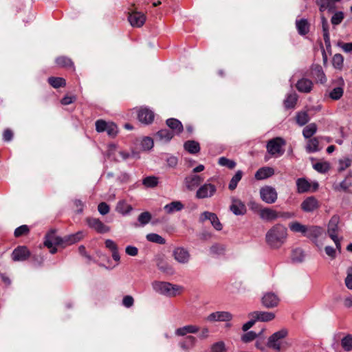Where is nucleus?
I'll use <instances>...</instances> for the list:
<instances>
[{"label":"nucleus","instance_id":"1","mask_svg":"<svg viewBox=\"0 0 352 352\" xmlns=\"http://www.w3.org/2000/svg\"><path fill=\"white\" fill-rule=\"evenodd\" d=\"M288 233L287 228L277 223L270 228L265 234V241L272 249L280 248L286 242Z\"/></svg>","mask_w":352,"mask_h":352},{"label":"nucleus","instance_id":"2","mask_svg":"<svg viewBox=\"0 0 352 352\" xmlns=\"http://www.w3.org/2000/svg\"><path fill=\"white\" fill-rule=\"evenodd\" d=\"M152 287L157 293L169 298L181 294L184 290L181 285L165 281H154L152 283Z\"/></svg>","mask_w":352,"mask_h":352},{"label":"nucleus","instance_id":"3","mask_svg":"<svg viewBox=\"0 0 352 352\" xmlns=\"http://www.w3.org/2000/svg\"><path fill=\"white\" fill-rule=\"evenodd\" d=\"M285 144V141L281 138H275L269 140L266 145L267 153L273 157H277L284 153L283 146Z\"/></svg>","mask_w":352,"mask_h":352},{"label":"nucleus","instance_id":"4","mask_svg":"<svg viewBox=\"0 0 352 352\" xmlns=\"http://www.w3.org/2000/svg\"><path fill=\"white\" fill-rule=\"evenodd\" d=\"M44 244L50 250L52 254L56 252L55 246L64 244V239L57 236L54 230L49 232L45 236Z\"/></svg>","mask_w":352,"mask_h":352},{"label":"nucleus","instance_id":"5","mask_svg":"<svg viewBox=\"0 0 352 352\" xmlns=\"http://www.w3.org/2000/svg\"><path fill=\"white\" fill-rule=\"evenodd\" d=\"M287 335L286 329H281L273 333L268 339L267 346L275 351H280L281 348V340Z\"/></svg>","mask_w":352,"mask_h":352},{"label":"nucleus","instance_id":"6","mask_svg":"<svg viewBox=\"0 0 352 352\" xmlns=\"http://www.w3.org/2000/svg\"><path fill=\"white\" fill-rule=\"evenodd\" d=\"M261 199L267 204H274L276 201L278 194L276 189L270 186H265L260 189Z\"/></svg>","mask_w":352,"mask_h":352},{"label":"nucleus","instance_id":"7","mask_svg":"<svg viewBox=\"0 0 352 352\" xmlns=\"http://www.w3.org/2000/svg\"><path fill=\"white\" fill-rule=\"evenodd\" d=\"M172 256L178 263L185 265L190 260V254L188 250L182 247H177L173 250Z\"/></svg>","mask_w":352,"mask_h":352},{"label":"nucleus","instance_id":"8","mask_svg":"<svg viewBox=\"0 0 352 352\" xmlns=\"http://www.w3.org/2000/svg\"><path fill=\"white\" fill-rule=\"evenodd\" d=\"M217 188L214 184L205 183L201 185L196 192L197 199H206L212 197L216 192Z\"/></svg>","mask_w":352,"mask_h":352},{"label":"nucleus","instance_id":"9","mask_svg":"<svg viewBox=\"0 0 352 352\" xmlns=\"http://www.w3.org/2000/svg\"><path fill=\"white\" fill-rule=\"evenodd\" d=\"M86 222L90 228L94 230L98 233L104 234L110 231V228L98 218L87 217Z\"/></svg>","mask_w":352,"mask_h":352},{"label":"nucleus","instance_id":"10","mask_svg":"<svg viewBox=\"0 0 352 352\" xmlns=\"http://www.w3.org/2000/svg\"><path fill=\"white\" fill-rule=\"evenodd\" d=\"M319 201L314 197L311 196L306 198L300 205L301 209L305 212H314L320 208Z\"/></svg>","mask_w":352,"mask_h":352},{"label":"nucleus","instance_id":"11","mask_svg":"<svg viewBox=\"0 0 352 352\" xmlns=\"http://www.w3.org/2000/svg\"><path fill=\"white\" fill-rule=\"evenodd\" d=\"M232 204L230 206V210L235 215H243L246 213L247 208L245 204L239 199L231 197Z\"/></svg>","mask_w":352,"mask_h":352},{"label":"nucleus","instance_id":"12","mask_svg":"<svg viewBox=\"0 0 352 352\" xmlns=\"http://www.w3.org/2000/svg\"><path fill=\"white\" fill-rule=\"evenodd\" d=\"M248 316L250 318H255V320L260 322H270L275 318V314L270 311H256L249 314Z\"/></svg>","mask_w":352,"mask_h":352},{"label":"nucleus","instance_id":"13","mask_svg":"<svg viewBox=\"0 0 352 352\" xmlns=\"http://www.w3.org/2000/svg\"><path fill=\"white\" fill-rule=\"evenodd\" d=\"M156 265L157 268L168 275H173L175 274V270L172 265H170L164 256H158L156 258Z\"/></svg>","mask_w":352,"mask_h":352},{"label":"nucleus","instance_id":"14","mask_svg":"<svg viewBox=\"0 0 352 352\" xmlns=\"http://www.w3.org/2000/svg\"><path fill=\"white\" fill-rule=\"evenodd\" d=\"M128 20L131 26L140 28L146 21V16L142 12H133L129 13Z\"/></svg>","mask_w":352,"mask_h":352},{"label":"nucleus","instance_id":"15","mask_svg":"<svg viewBox=\"0 0 352 352\" xmlns=\"http://www.w3.org/2000/svg\"><path fill=\"white\" fill-rule=\"evenodd\" d=\"M232 318V315L228 311H216L209 314L206 318V320L209 322H228L231 320Z\"/></svg>","mask_w":352,"mask_h":352},{"label":"nucleus","instance_id":"16","mask_svg":"<svg viewBox=\"0 0 352 352\" xmlns=\"http://www.w3.org/2000/svg\"><path fill=\"white\" fill-rule=\"evenodd\" d=\"M261 302L266 308H273L278 305L279 298L274 293L267 292L262 297Z\"/></svg>","mask_w":352,"mask_h":352},{"label":"nucleus","instance_id":"17","mask_svg":"<svg viewBox=\"0 0 352 352\" xmlns=\"http://www.w3.org/2000/svg\"><path fill=\"white\" fill-rule=\"evenodd\" d=\"M30 255V252L25 246H19L14 250L12 254V260L14 261H23Z\"/></svg>","mask_w":352,"mask_h":352},{"label":"nucleus","instance_id":"18","mask_svg":"<svg viewBox=\"0 0 352 352\" xmlns=\"http://www.w3.org/2000/svg\"><path fill=\"white\" fill-rule=\"evenodd\" d=\"M200 220L201 221H204L206 220H209L212 224V226L217 230H221L222 229V225L220 223L217 216L210 212H204L200 216Z\"/></svg>","mask_w":352,"mask_h":352},{"label":"nucleus","instance_id":"19","mask_svg":"<svg viewBox=\"0 0 352 352\" xmlns=\"http://www.w3.org/2000/svg\"><path fill=\"white\" fill-rule=\"evenodd\" d=\"M139 121L143 124H151L154 119L153 112L147 108H141L138 113Z\"/></svg>","mask_w":352,"mask_h":352},{"label":"nucleus","instance_id":"20","mask_svg":"<svg viewBox=\"0 0 352 352\" xmlns=\"http://www.w3.org/2000/svg\"><path fill=\"white\" fill-rule=\"evenodd\" d=\"M340 218L338 216L334 215L331 218L328 224L327 230V233L330 238H333L336 237V236H338L340 231V228L338 226Z\"/></svg>","mask_w":352,"mask_h":352},{"label":"nucleus","instance_id":"21","mask_svg":"<svg viewBox=\"0 0 352 352\" xmlns=\"http://www.w3.org/2000/svg\"><path fill=\"white\" fill-rule=\"evenodd\" d=\"M259 217L264 221H273L278 219V211L270 208L259 210Z\"/></svg>","mask_w":352,"mask_h":352},{"label":"nucleus","instance_id":"22","mask_svg":"<svg viewBox=\"0 0 352 352\" xmlns=\"http://www.w3.org/2000/svg\"><path fill=\"white\" fill-rule=\"evenodd\" d=\"M203 181L204 177L198 175H190L186 177L184 179L186 188L190 190L199 186Z\"/></svg>","mask_w":352,"mask_h":352},{"label":"nucleus","instance_id":"23","mask_svg":"<svg viewBox=\"0 0 352 352\" xmlns=\"http://www.w3.org/2000/svg\"><path fill=\"white\" fill-rule=\"evenodd\" d=\"M274 174V169L272 167L265 166L259 168L254 177L257 180H263L272 177Z\"/></svg>","mask_w":352,"mask_h":352},{"label":"nucleus","instance_id":"24","mask_svg":"<svg viewBox=\"0 0 352 352\" xmlns=\"http://www.w3.org/2000/svg\"><path fill=\"white\" fill-rule=\"evenodd\" d=\"M196 342L197 340L195 337L188 336L183 340L179 342V346L183 351L188 352L195 346Z\"/></svg>","mask_w":352,"mask_h":352},{"label":"nucleus","instance_id":"25","mask_svg":"<svg viewBox=\"0 0 352 352\" xmlns=\"http://www.w3.org/2000/svg\"><path fill=\"white\" fill-rule=\"evenodd\" d=\"M322 233V228L316 226H307L306 229L305 237L310 239H316Z\"/></svg>","mask_w":352,"mask_h":352},{"label":"nucleus","instance_id":"26","mask_svg":"<svg viewBox=\"0 0 352 352\" xmlns=\"http://www.w3.org/2000/svg\"><path fill=\"white\" fill-rule=\"evenodd\" d=\"M199 330V327L198 326L189 324L177 329L175 333L178 336H184L188 333H196Z\"/></svg>","mask_w":352,"mask_h":352},{"label":"nucleus","instance_id":"27","mask_svg":"<svg viewBox=\"0 0 352 352\" xmlns=\"http://www.w3.org/2000/svg\"><path fill=\"white\" fill-rule=\"evenodd\" d=\"M312 76L320 83L327 82V78L322 67L319 65H314L311 68Z\"/></svg>","mask_w":352,"mask_h":352},{"label":"nucleus","instance_id":"28","mask_svg":"<svg viewBox=\"0 0 352 352\" xmlns=\"http://www.w3.org/2000/svg\"><path fill=\"white\" fill-rule=\"evenodd\" d=\"M184 208V204L179 201H172L164 206V210L168 214L181 211Z\"/></svg>","mask_w":352,"mask_h":352},{"label":"nucleus","instance_id":"29","mask_svg":"<svg viewBox=\"0 0 352 352\" xmlns=\"http://www.w3.org/2000/svg\"><path fill=\"white\" fill-rule=\"evenodd\" d=\"M307 225L302 224L299 221H292L288 224V227L291 232L294 233H300L305 236L306 233Z\"/></svg>","mask_w":352,"mask_h":352},{"label":"nucleus","instance_id":"30","mask_svg":"<svg viewBox=\"0 0 352 352\" xmlns=\"http://www.w3.org/2000/svg\"><path fill=\"white\" fill-rule=\"evenodd\" d=\"M312 82L307 78L299 80L296 84L297 89L300 92L308 93L312 89Z\"/></svg>","mask_w":352,"mask_h":352},{"label":"nucleus","instance_id":"31","mask_svg":"<svg viewBox=\"0 0 352 352\" xmlns=\"http://www.w3.org/2000/svg\"><path fill=\"white\" fill-rule=\"evenodd\" d=\"M166 124L174 131V134H179L183 131L184 128L182 122L175 118L168 119Z\"/></svg>","mask_w":352,"mask_h":352},{"label":"nucleus","instance_id":"32","mask_svg":"<svg viewBox=\"0 0 352 352\" xmlns=\"http://www.w3.org/2000/svg\"><path fill=\"white\" fill-rule=\"evenodd\" d=\"M298 32L300 35H305L309 31V24L307 19H301L296 21Z\"/></svg>","mask_w":352,"mask_h":352},{"label":"nucleus","instance_id":"33","mask_svg":"<svg viewBox=\"0 0 352 352\" xmlns=\"http://www.w3.org/2000/svg\"><path fill=\"white\" fill-rule=\"evenodd\" d=\"M297 192L304 193L311 188V184L305 178H299L296 180Z\"/></svg>","mask_w":352,"mask_h":352},{"label":"nucleus","instance_id":"34","mask_svg":"<svg viewBox=\"0 0 352 352\" xmlns=\"http://www.w3.org/2000/svg\"><path fill=\"white\" fill-rule=\"evenodd\" d=\"M184 146L185 150L192 154L197 153L200 151L199 144L194 140H188L186 142Z\"/></svg>","mask_w":352,"mask_h":352},{"label":"nucleus","instance_id":"35","mask_svg":"<svg viewBox=\"0 0 352 352\" xmlns=\"http://www.w3.org/2000/svg\"><path fill=\"white\" fill-rule=\"evenodd\" d=\"M159 184V178L156 176H148L142 179V184L146 188H153Z\"/></svg>","mask_w":352,"mask_h":352},{"label":"nucleus","instance_id":"36","mask_svg":"<svg viewBox=\"0 0 352 352\" xmlns=\"http://www.w3.org/2000/svg\"><path fill=\"white\" fill-rule=\"evenodd\" d=\"M84 236L83 232L79 231L64 238V244L70 245L80 241Z\"/></svg>","mask_w":352,"mask_h":352},{"label":"nucleus","instance_id":"37","mask_svg":"<svg viewBox=\"0 0 352 352\" xmlns=\"http://www.w3.org/2000/svg\"><path fill=\"white\" fill-rule=\"evenodd\" d=\"M132 209L131 206L125 201H119L116 206V211L123 215L129 214Z\"/></svg>","mask_w":352,"mask_h":352},{"label":"nucleus","instance_id":"38","mask_svg":"<svg viewBox=\"0 0 352 352\" xmlns=\"http://www.w3.org/2000/svg\"><path fill=\"white\" fill-rule=\"evenodd\" d=\"M156 136L159 140L167 142L173 138L174 133L168 129H162L157 133Z\"/></svg>","mask_w":352,"mask_h":352},{"label":"nucleus","instance_id":"39","mask_svg":"<svg viewBox=\"0 0 352 352\" xmlns=\"http://www.w3.org/2000/svg\"><path fill=\"white\" fill-rule=\"evenodd\" d=\"M319 142L317 138H311L309 140L306 146V151L309 153H315L319 150Z\"/></svg>","mask_w":352,"mask_h":352},{"label":"nucleus","instance_id":"40","mask_svg":"<svg viewBox=\"0 0 352 352\" xmlns=\"http://www.w3.org/2000/svg\"><path fill=\"white\" fill-rule=\"evenodd\" d=\"M263 331L264 329H262L258 333H256L253 331H248L241 336V340L245 343L250 342L255 340L258 336H261Z\"/></svg>","mask_w":352,"mask_h":352},{"label":"nucleus","instance_id":"41","mask_svg":"<svg viewBox=\"0 0 352 352\" xmlns=\"http://www.w3.org/2000/svg\"><path fill=\"white\" fill-rule=\"evenodd\" d=\"M341 346L345 351H352V334H348L341 340Z\"/></svg>","mask_w":352,"mask_h":352},{"label":"nucleus","instance_id":"42","mask_svg":"<svg viewBox=\"0 0 352 352\" xmlns=\"http://www.w3.org/2000/svg\"><path fill=\"white\" fill-rule=\"evenodd\" d=\"M316 124L314 123H311L304 128L302 131V135L305 138H309L316 133Z\"/></svg>","mask_w":352,"mask_h":352},{"label":"nucleus","instance_id":"43","mask_svg":"<svg viewBox=\"0 0 352 352\" xmlns=\"http://www.w3.org/2000/svg\"><path fill=\"white\" fill-rule=\"evenodd\" d=\"M332 63L335 69L342 70L344 64V57L340 54H336L333 56Z\"/></svg>","mask_w":352,"mask_h":352},{"label":"nucleus","instance_id":"44","mask_svg":"<svg viewBox=\"0 0 352 352\" xmlns=\"http://www.w3.org/2000/svg\"><path fill=\"white\" fill-rule=\"evenodd\" d=\"M291 258L292 261L295 263H301L305 259L304 252L300 248L295 249L292 251Z\"/></svg>","mask_w":352,"mask_h":352},{"label":"nucleus","instance_id":"45","mask_svg":"<svg viewBox=\"0 0 352 352\" xmlns=\"http://www.w3.org/2000/svg\"><path fill=\"white\" fill-rule=\"evenodd\" d=\"M297 95L294 93L287 95V98L284 100V105L285 108H294L297 102Z\"/></svg>","mask_w":352,"mask_h":352},{"label":"nucleus","instance_id":"46","mask_svg":"<svg viewBox=\"0 0 352 352\" xmlns=\"http://www.w3.org/2000/svg\"><path fill=\"white\" fill-rule=\"evenodd\" d=\"M243 176V172L241 170H238L235 175L232 177L228 188L231 190H234L239 183V182Z\"/></svg>","mask_w":352,"mask_h":352},{"label":"nucleus","instance_id":"47","mask_svg":"<svg viewBox=\"0 0 352 352\" xmlns=\"http://www.w3.org/2000/svg\"><path fill=\"white\" fill-rule=\"evenodd\" d=\"M146 237L148 241L153 243L160 245H164L166 243V240L162 236L155 233L148 234Z\"/></svg>","mask_w":352,"mask_h":352},{"label":"nucleus","instance_id":"48","mask_svg":"<svg viewBox=\"0 0 352 352\" xmlns=\"http://www.w3.org/2000/svg\"><path fill=\"white\" fill-rule=\"evenodd\" d=\"M153 140L149 137L143 138L140 143L141 149L144 151L151 150L153 147Z\"/></svg>","mask_w":352,"mask_h":352},{"label":"nucleus","instance_id":"49","mask_svg":"<svg viewBox=\"0 0 352 352\" xmlns=\"http://www.w3.org/2000/svg\"><path fill=\"white\" fill-rule=\"evenodd\" d=\"M48 82L54 88L65 85V80L59 77H50L48 78Z\"/></svg>","mask_w":352,"mask_h":352},{"label":"nucleus","instance_id":"50","mask_svg":"<svg viewBox=\"0 0 352 352\" xmlns=\"http://www.w3.org/2000/svg\"><path fill=\"white\" fill-rule=\"evenodd\" d=\"M344 89L342 87L333 88L329 92V97L334 100H338L343 96Z\"/></svg>","mask_w":352,"mask_h":352},{"label":"nucleus","instance_id":"51","mask_svg":"<svg viewBox=\"0 0 352 352\" xmlns=\"http://www.w3.org/2000/svg\"><path fill=\"white\" fill-rule=\"evenodd\" d=\"M313 167L316 171L320 173H325L330 168L329 164L327 162H317L314 164Z\"/></svg>","mask_w":352,"mask_h":352},{"label":"nucleus","instance_id":"52","mask_svg":"<svg viewBox=\"0 0 352 352\" xmlns=\"http://www.w3.org/2000/svg\"><path fill=\"white\" fill-rule=\"evenodd\" d=\"M56 63L62 67H73V63L69 58L61 56L56 59Z\"/></svg>","mask_w":352,"mask_h":352},{"label":"nucleus","instance_id":"53","mask_svg":"<svg viewBox=\"0 0 352 352\" xmlns=\"http://www.w3.org/2000/svg\"><path fill=\"white\" fill-rule=\"evenodd\" d=\"M309 120V115L305 111H301L296 115V122L300 126H303L307 124Z\"/></svg>","mask_w":352,"mask_h":352},{"label":"nucleus","instance_id":"54","mask_svg":"<svg viewBox=\"0 0 352 352\" xmlns=\"http://www.w3.org/2000/svg\"><path fill=\"white\" fill-rule=\"evenodd\" d=\"M351 186V182L345 179L338 184L333 185L336 191H346Z\"/></svg>","mask_w":352,"mask_h":352},{"label":"nucleus","instance_id":"55","mask_svg":"<svg viewBox=\"0 0 352 352\" xmlns=\"http://www.w3.org/2000/svg\"><path fill=\"white\" fill-rule=\"evenodd\" d=\"M218 164L221 166H226L230 169H233L236 166V162L234 161L229 160L225 157H220L218 160Z\"/></svg>","mask_w":352,"mask_h":352},{"label":"nucleus","instance_id":"56","mask_svg":"<svg viewBox=\"0 0 352 352\" xmlns=\"http://www.w3.org/2000/svg\"><path fill=\"white\" fill-rule=\"evenodd\" d=\"M151 219V214L148 212H142L138 218V221L142 226L146 225Z\"/></svg>","mask_w":352,"mask_h":352},{"label":"nucleus","instance_id":"57","mask_svg":"<svg viewBox=\"0 0 352 352\" xmlns=\"http://www.w3.org/2000/svg\"><path fill=\"white\" fill-rule=\"evenodd\" d=\"M296 214L292 211H278V219L280 218L284 220L290 219L296 217Z\"/></svg>","mask_w":352,"mask_h":352},{"label":"nucleus","instance_id":"58","mask_svg":"<svg viewBox=\"0 0 352 352\" xmlns=\"http://www.w3.org/2000/svg\"><path fill=\"white\" fill-rule=\"evenodd\" d=\"M316 3L319 6L321 12L331 8L333 6L331 0H316Z\"/></svg>","mask_w":352,"mask_h":352},{"label":"nucleus","instance_id":"59","mask_svg":"<svg viewBox=\"0 0 352 352\" xmlns=\"http://www.w3.org/2000/svg\"><path fill=\"white\" fill-rule=\"evenodd\" d=\"M344 19V14L342 12H336L331 17V22L333 25H339Z\"/></svg>","mask_w":352,"mask_h":352},{"label":"nucleus","instance_id":"60","mask_svg":"<svg viewBox=\"0 0 352 352\" xmlns=\"http://www.w3.org/2000/svg\"><path fill=\"white\" fill-rule=\"evenodd\" d=\"M105 131L109 136L114 137L118 133L117 126L113 122H109Z\"/></svg>","mask_w":352,"mask_h":352},{"label":"nucleus","instance_id":"61","mask_svg":"<svg viewBox=\"0 0 352 352\" xmlns=\"http://www.w3.org/2000/svg\"><path fill=\"white\" fill-rule=\"evenodd\" d=\"M225 248L220 245H214L210 248V253L214 255H221L224 254Z\"/></svg>","mask_w":352,"mask_h":352},{"label":"nucleus","instance_id":"62","mask_svg":"<svg viewBox=\"0 0 352 352\" xmlns=\"http://www.w3.org/2000/svg\"><path fill=\"white\" fill-rule=\"evenodd\" d=\"M29 232V228L26 225H23L17 228L14 231V236L19 237Z\"/></svg>","mask_w":352,"mask_h":352},{"label":"nucleus","instance_id":"63","mask_svg":"<svg viewBox=\"0 0 352 352\" xmlns=\"http://www.w3.org/2000/svg\"><path fill=\"white\" fill-rule=\"evenodd\" d=\"M225 350V344L223 342H216L211 346L212 352H224Z\"/></svg>","mask_w":352,"mask_h":352},{"label":"nucleus","instance_id":"64","mask_svg":"<svg viewBox=\"0 0 352 352\" xmlns=\"http://www.w3.org/2000/svg\"><path fill=\"white\" fill-rule=\"evenodd\" d=\"M345 285L348 289H352V267L347 270V276L345 278Z\"/></svg>","mask_w":352,"mask_h":352}]
</instances>
